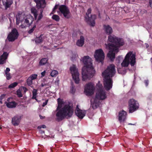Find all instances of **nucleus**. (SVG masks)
<instances>
[{"label": "nucleus", "mask_w": 152, "mask_h": 152, "mask_svg": "<svg viewBox=\"0 0 152 152\" xmlns=\"http://www.w3.org/2000/svg\"><path fill=\"white\" fill-rule=\"evenodd\" d=\"M80 110L79 108H78V105H77L76 106V111H77V110Z\"/></svg>", "instance_id": "nucleus-48"}, {"label": "nucleus", "mask_w": 152, "mask_h": 152, "mask_svg": "<svg viewBox=\"0 0 152 152\" xmlns=\"http://www.w3.org/2000/svg\"><path fill=\"white\" fill-rule=\"evenodd\" d=\"M58 6V5H56L54 8L53 9V10L52 12H53L52 13L53 14L55 12V10H56Z\"/></svg>", "instance_id": "nucleus-38"}, {"label": "nucleus", "mask_w": 152, "mask_h": 152, "mask_svg": "<svg viewBox=\"0 0 152 152\" xmlns=\"http://www.w3.org/2000/svg\"><path fill=\"white\" fill-rule=\"evenodd\" d=\"M129 125H134V124H133L131 123H129L128 124Z\"/></svg>", "instance_id": "nucleus-55"}, {"label": "nucleus", "mask_w": 152, "mask_h": 152, "mask_svg": "<svg viewBox=\"0 0 152 152\" xmlns=\"http://www.w3.org/2000/svg\"><path fill=\"white\" fill-rule=\"evenodd\" d=\"M32 80L31 78L28 77L27 80V84L29 86H31L32 84Z\"/></svg>", "instance_id": "nucleus-31"}, {"label": "nucleus", "mask_w": 152, "mask_h": 152, "mask_svg": "<svg viewBox=\"0 0 152 152\" xmlns=\"http://www.w3.org/2000/svg\"><path fill=\"white\" fill-rule=\"evenodd\" d=\"M91 107L95 109L98 107L100 104V102L99 99L95 98L93 99H92L91 100Z\"/></svg>", "instance_id": "nucleus-16"}, {"label": "nucleus", "mask_w": 152, "mask_h": 152, "mask_svg": "<svg viewBox=\"0 0 152 152\" xmlns=\"http://www.w3.org/2000/svg\"><path fill=\"white\" fill-rule=\"evenodd\" d=\"M17 93L18 94V91L17 92Z\"/></svg>", "instance_id": "nucleus-56"}, {"label": "nucleus", "mask_w": 152, "mask_h": 152, "mask_svg": "<svg viewBox=\"0 0 152 152\" xmlns=\"http://www.w3.org/2000/svg\"><path fill=\"white\" fill-rule=\"evenodd\" d=\"M145 83L146 86H148V80H145Z\"/></svg>", "instance_id": "nucleus-47"}, {"label": "nucleus", "mask_w": 152, "mask_h": 152, "mask_svg": "<svg viewBox=\"0 0 152 152\" xmlns=\"http://www.w3.org/2000/svg\"><path fill=\"white\" fill-rule=\"evenodd\" d=\"M36 26L34 25L33 27L32 28H33V29H34L36 28Z\"/></svg>", "instance_id": "nucleus-53"}, {"label": "nucleus", "mask_w": 152, "mask_h": 152, "mask_svg": "<svg viewBox=\"0 0 152 152\" xmlns=\"http://www.w3.org/2000/svg\"><path fill=\"white\" fill-rule=\"evenodd\" d=\"M94 89V85L91 83H89L86 84L85 87V92L87 95H91L93 94Z\"/></svg>", "instance_id": "nucleus-11"}, {"label": "nucleus", "mask_w": 152, "mask_h": 152, "mask_svg": "<svg viewBox=\"0 0 152 152\" xmlns=\"http://www.w3.org/2000/svg\"><path fill=\"white\" fill-rule=\"evenodd\" d=\"M6 96V94H3L1 95L0 97V99L1 100H2L3 99H4Z\"/></svg>", "instance_id": "nucleus-39"}, {"label": "nucleus", "mask_w": 152, "mask_h": 152, "mask_svg": "<svg viewBox=\"0 0 152 152\" xmlns=\"http://www.w3.org/2000/svg\"><path fill=\"white\" fill-rule=\"evenodd\" d=\"M40 132L41 134H42V133H44V131H42V130H40Z\"/></svg>", "instance_id": "nucleus-51"}, {"label": "nucleus", "mask_w": 152, "mask_h": 152, "mask_svg": "<svg viewBox=\"0 0 152 152\" xmlns=\"http://www.w3.org/2000/svg\"><path fill=\"white\" fill-rule=\"evenodd\" d=\"M96 87L97 89V91L95 98L99 99V100L105 99L107 98L106 94L103 88L102 84L98 83L96 85Z\"/></svg>", "instance_id": "nucleus-7"}, {"label": "nucleus", "mask_w": 152, "mask_h": 152, "mask_svg": "<svg viewBox=\"0 0 152 152\" xmlns=\"http://www.w3.org/2000/svg\"><path fill=\"white\" fill-rule=\"evenodd\" d=\"M107 44L105 43L107 49L110 50L107 54V56L111 61L115 58V54L118 51V48L124 44L123 39L116 37L114 35H110L108 37Z\"/></svg>", "instance_id": "nucleus-1"}, {"label": "nucleus", "mask_w": 152, "mask_h": 152, "mask_svg": "<svg viewBox=\"0 0 152 152\" xmlns=\"http://www.w3.org/2000/svg\"><path fill=\"white\" fill-rule=\"evenodd\" d=\"M8 53L6 52H4L0 57V64H3L5 63L6 59L7 58Z\"/></svg>", "instance_id": "nucleus-18"}, {"label": "nucleus", "mask_w": 152, "mask_h": 152, "mask_svg": "<svg viewBox=\"0 0 152 152\" xmlns=\"http://www.w3.org/2000/svg\"><path fill=\"white\" fill-rule=\"evenodd\" d=\"M31 13L33 14L34 18L36 19L38 15V11L34 8L33 7L31 9Z\"/></svg>", "instance_id": "nucleus-26"}, {"label": "nucleus", "mask_w": 152, "mask_h": 152, "mask_svg": "<svg viewBox=\"0 0 152 152\" xmlns=\"http://www.w3.org/2000/svg\"><path fill=\"white\" fill-rule=\"evenodd\" d=\"M10 71V69L9 68H7L6 70L5 71V74L7 73H9V72Z\"/></svg>", "instance_id": "nucleus-42"}, {"label": "nucleus", "mask_w": 152, "mask_h": 152, "mask_svg": "<svg viewBox=\"0 0 152 152\" xmlns=\"http://www.w3.org/2000/svg\"><path fill=\"white\" fill-rule=\"evenodd\" d=\"M58 72L56 70H53L50 73L51 76L53 77H55L58 74Z\"/></svg>", "instance_id": "nucleus-29"}, {"label": "nucleus", "mask_w": 152, "mask_h": 152, "mask_svg": "<svg viewBox=\"0 0 152 152\" xmlns=\"http://www.w3.org/2000/svg\"><path fill=\"white\" fill-rule=\"evenodd\" d=\"M22 96V95L21 94V92L20 91V97Z\"/></svg>", "instance_id": "nucleus-52"}, {"label": "nucleus", "mask_w": 152, "mask_h": 152, "mask_svg": "<svg viewBox=\"0 0 152 152\" xmlns=\"http://www.w3.org/2000/svg\"><path fill=\"white\" fill-rule=\"evenodd\" d=\"M34 1L36 4L37 7L39 10L42 9L43 10L46 5L45 0H34Z\"/></svg>", "instance_id": "nucleus-15"}, {"label": "nucleus", "mask_w": 152, "mask_h": 152, "mask_svg": "<svg viewBox=\"0 0 152 152\" xmlns=\"http://www.w3.org/2000/svg\"><path fill=\"white\" fill-rule=\"evenodd\" d=\"M20 90H21L22 91H23L24 93H25L27 90V89L24 87H21L20 88Z\"/></svg>", "instance_id": "nucleus-35"}, {"label": "nucleus", "mask_w": 152, "mask_h": 152, "mask_svg": "<svg viewBox=\"0 0 152 152\" xmlns=\"http://www.w3.org/2000/svg\"><path fill=\"white\" fill-rule=\"evenodd\" d=\"M41 128H46V126L45 125H42L41 126H39L38 127V129H40Z\"/></svg>", "instance_id": "nucleus-41"}, {"label": "nucleus", "mask_w": 152, "mask_h": 152, "mask_svg": "<svg viewBox=\"0 0 152 152\" xmlns=\"http://www.w3.org/2000/svg\"><path fill=\"white\" fill-rule=\"evenodd\" d=\"M84 38L83 36L80 37V39H78L76 43V45L78 46H82L84 43Z\"/></svg>", "instance_id": "nucleus-22"}, {"label": "nucleus", "mask_w": 152, "mask_h": 152, "mask_svg": "<svg viewBox=\"0 0 152 152\" xmlns=\"http://www.w3.org/2000/svg\"><path fill=\"white\" fill-rule=\"evenodd\" d=\"M61 108L56 114V119L58 121H60L63 119L71 117L73 113L72 107L69 104H62Z\"/></svg>", "instance_id": "nucleus-4"}, {"label": "nucleus", "mask_w": 152, "mask_h": 152, "mask_svg": "<svg viewBox=\"0 0 152 152\" xmlns=\"http://www.w3.org/2000/svg\"><path fill=\"white\" fill-rule=\"evenodd\" d=\"M59 9L65 18H69L70 17V12L66 7L64 5H61L59 7Z\"/></svg>", "instance_id": "nucleus-14"}, {"label": "nucleus", "mask_w": 152, "mask_h": 152, "mask_svg": "<svg viewBox=\"0 0 152 152\" xmlns=\"http://www.w3.org/2000/svg\"><path fill=\"white\" fill-rule=\"evenodd\" d=\"M121 57H118V58H116V60H118V61H119V59H118L120 58H121Z\"/></svg>", "instance_id": "nucleus-54"}, {"label": "nucleus", "mask_w": 152, "mask_h": 152, "mask_svg": "<svg viewBox=\"0 0 152 152\" xmlns=\"http://www.w3.org/2000/svg\"><path fill=\"white\" fill-rule=\"evenodd\" d=\"M6 75V77H7V80H9L11 78V76L10 75L9 73H6L5 74Z\"/></svg>", "instance_id": "nucleus-37"}, {"label": "nucleus", "mask_w": 152, "mask_h": 152, "mask_svg": "<svg viewBox=\"0 0 152 152\" xmlns=\"http://www.w3.org/2000/svg\"><path fill=\"white\" fill-rule=\"evenodd\" d=\"M2 2L3 5L5 6L6 8L9 7L12 3V0H3Z\"/></svg>", "instance_id": "nucleus-23"}, {"label": "nucleus", "mask_w": 152, "mask_h": 152, "mask_svg": "<svg viewBox=\"0 0 152 152\" xmlns=\"http://www.w3.org/2000/svg\"><path fill=\"white\" fill-rule=\"evenodd\" d=\"M126 115V113L123 110L119 112L118 120L120 123L124 121L125 120Z\"/></svg>", "instance_id": "nucleus-17"}, {"label": "nucleus", "mask_w": 152, "mask_h": 152, "mask_svg": "<svg viewBox=\"0 0 152 152\" xmlns=\"http://www.w3.org/2000/svg\"><path fill=\"white\" fill-rule=\"evenodd\" d=\"M42 35L41 34L39 37L35 38V40L36 44H38L42 42L43 39L42 37Z\"/></svg>", "instance_id": "nucleus-25"}, {"label": "nucleus", "mask_w": 152, "mask_h": 152, "mask_svg": "<svg viewBox=\"0 0 152 152\" xmlns=\"http://www.w3.org/2000/svg\"><path fill=\"white\" fill-rule=\"evenodd\" d=\"M76 115L80 118L82 119L85 115V113L81 110L75 111Z\"/></svg>", "instance_id": "nucleus-20"}, {"label": "nucleus", "mask_w": 152, "mask_h": 152, "mask_svg": "<svg viewBox=\"0 0 152 152\" xmlns=\"http://www.w3.org/2000/svg\"><path fill=\"white\" fill-rule=\"evenodd\" d=\"M135 62V54H133L132 51H130L126 55L125 59L121 63V65L124 67H126L130 64L131 66H133Z\"/></svg>", "instance_id": "nucleus-5"}, {"label": "nucleus", "mask_w": 152, "mask_h": 152, "mask_svg": "<svg viewBox=\"0 0 152 152\" xmlns=\"http://www.w3.org/2000/svg\"><path fill=\"white\" fill-rule=\"evenodd\" d=\"M18 15H17L16 17V24L18 25L19 23V20L18 19Z\"/></svg>", "instance_id": "nucleus-40"}, {"label": "nucleus", "mask_w": 152, "mask_h": 152, "mask_svg": "<svg viewBox=\"0 0 152 152\" xmlns=\"http://www.w3.org/2000/svg\"><path fill=\"white\" fill-rule=\"evenodd\" d=\"M96 60L99 62H102L104 58V54L102 50L99 49L96 50L94 55Z\"/></svg>", "instance_id": "nucleus-10"}, {"label": "nucleus", "mask_w": 152, "mask_h": 152, "mask_svg": "<svg viewBox=\"0 0 152 152\" xmlns=\"http://www.w3.org/2000/svg\"><path fill=\"white\" fill-rule=\"evenodd\" d=\"M45 71H44L43 72H41V74L42 75V77L44 76L45 75Z\"/></svg>", "instance_id": "nucleus-43"}, {"label": "nucleus", "mask_w": 152, "mask_h": 152, "mask_svg": "<svg viewBox=\"0 0 152 152\" xmlns=\"http://www.w3.org/2000/svg\"><path fill=\"white\" fill-rule=\"evenodd\" d=\"M82 61L85 65L82 69V77L83 80L85 81L92 77L95 71L92 66V60L88 56H84Z\"/></svg>", "instance_id": "nucleus-3"}, {"label": "nucleus", "mask_w": 152, "mask_h": 152, "mask_svg": "<svg viewBox=\"0 0 152 152\" xmlns=\"http://www.w3.org/2000/svg\"><path fill=\"white\" fill-rule=\"evenodd\" d=\"M70 69L72 78L75 83L77 84H78L80 80L77 69L75 65H73L70 67Z\"/></svg>", "instance_id": "nucleus-8"}, {"label": "nucleus", "mask_w": 152, "mask_h": 152, "mask_svg": "<svg viewBox=\"0 0 152 152\" xmlns=\"http://www.w3.org/2000/svg\"><path fill=\"white\" fill-rule=\"evenodd\" d=\"M37 90L34 89L32 91L33 96L32 97V99H36V95L37 94Z\"/></svg>", "instance_id": "nucleus-28"}, {"label": "nucleus", "mask_w": 152, "mask_h": 152, "mask_svg": "<svg viewBox=\"0 0 152 152\" xmlns=\"http://www.w3.org/2000/svg\"><path fill=\"white\" fill-rule=\"evenodd\" d=\"M91 10L90 8L88 9L87 12L86 13V16L85 17L86 22L90 25L94 26L95 24V20L96 19V16L95 15H91L89 17V15L91 13Z\"/></svg>", "instance_id": "nucleus-9"}, {"label": "nucleus", "mask_w": 152, "mask_h": 152, "mask_svg": "<svg viewBox=\"0 0 152 152\" xmlns=\"http://www.w3.org/2000/svg\"><path fill=\"white\" fill-rule=\"evenodd\" d=\"M129 112L132 113L137 109L139 104L137 102L133 99H130L129 101Z\"/></svg>", "instance_id": "nucleus-12"}, {"label": "nucleus", "mask_w": 152, "mask_h": 152, "mask_svg": "<svg viewBox=\"0 0 152 152\" xmlns=\"http://www.w3.org/2000/svg\"><path fill=\"white\" fill-rule=\"evenodd\" d=\"M6 104L7 106L10 108L15 107L17 105V103L14 102H6Z\"/></svg>", "instance_id": "nucleus-24"}, {"label": "nucleus", "mask_w": 152, "mask_h": 152, "mask_svg": "<svg viewBox=\"0 0 152 152\" xmlns=\"http://www.w3.org/2000/svg\"><path fill=\"white\" fill-rule=\"evenodd\" d=\"M104 29L106 34L110 35L113 32L112 28L109 25H104Z\"/></svg>", "instance_id": "nucleus-19"}, {"label": "nucleus", "mask_w": 152, "mask_h": 152, "mask_svg": "<svg viewBox=\"0 0 152 152\" xmlns=\"http://www.w3.org/2000/svg\"><path fill=\"white\" fill-rule=\"evenodd\" d=\"M58 107L57 109V110H58V109L60 108V105L62 104L61 102L60 101V100H61V99H60V98H58Z\"/></svg>", "instance_id": "nucleus-36"}, {"label": "nucleus", "mask_w": 152, "mask_h": 152, "mask_svg": "<svg viewBox=\"0 0 152 152\" xmlns=\"http://www.w3.org/2000/svg\"><path fill=\"white\" fill-rule=\"evenodd\" d=\"M18 36L17 30L15 28H14L8 35L7 39L10 42H13L18 38Z\"/></svg>", "instance_id": "nucleus-13"}, {"label": "nucleus", "mask_w": 152, "mask_h": 152, "mask_svg": "<svg viewBox=\"0 0 152 152\" xmlns=\"http://www.w3.org/2000/svg\"><path fill=\"white\" fill-rule=\"evenodd\" d=\"M47 102H48V101L47 100V101H46L45 102H43V104H42V106L43 107H44V106H45V105H46L47 103Z\"/></svg>", "instance_id": "nucleus-45"}, {"label": "nucleus", "mask_w": 152, "mask_h": 152, "mask_svg": "<svg viewBox=\"0 0 152 152\" xmlns=\"http://www.w3.org/2000/svg\"><path fill=\"white\" fill-rule=\"evenodd\" d=\"M48 60L46 58H42L39 62V64L40 65H43L45 64L47 62Z\"/></svg>", "instance_id": "nucleus-27"}, {"label": "nucleus", "mask_w": 152, "mask_h": 152, "mask_svg": "<svg viewBox=\"0 0 152 152\" xmlns=\"http://www.w3.org/2000/svg\"><path fill=\"white\" fill-rule=\"evenodd\" d=\"M145 47H146L147 48H148V47L149 45H148L147 43H145Z\"/></svg>", "instance_id": "nucleus-49"}, {"label": "nucleus", "mask_w": 152, "mask_h": 152, "mask_svg": "<svg viewBox=\"0 0 152 152\" xmlns=\"http://www.w3.org/2000/svg\"><path fill=\"white\" fill-rule=\"evenodd\" d=\"M18 84V83L16 82H14L10 85L9 86L8 88H13L15 87Z\"/></svg>", "instance_id": "nucleus-32"}, {"label": "nucleus", "mask_w": 152, "mask_h": 152, "mask_svg": "<svg viewBox=\"0 0 152 152\" xmlns=\"http://www.w3.org/2000/svg\"><path fill=\"white\" fill-rule=\"evenodd\" d=\"M52 18L53 20H55L57 21H59L60 20L59 16L58 15H53L52 17Z\"/></svg>", "instance_id": "nucleus-30"}, {"label": "nucleus", "mask_w": 152, "mask_h": 152, "mask_svg": "<svg viewBox=\"0 0 152 152\" xmlns=\"http://www.w3.org/2000/svg\"><path fill=\"white\" fill-rule=\"evenodd\" d=\"M40 11V13L38 16V19L37 20V21H39L43 17V15L42 13L43 12V10H42V9L39 10Z\"/></svg>", "instance_id": "nucleus-33"}, {"label": "nucleus", "mask_w": 152, "mask_h": 152, "mask_svg": "<svg viewBox=\"0 0 152 152\" xmlns=\"http://www.w3.org/2000/svg\"><path fill=\"white\" fill-rule=\"evenodd\" d=\"M48 85L46 84H45V83H44V84H43V83H42L41 84V86L42 87H44V86H47Z\"/></svg>", "instance_id": "nucleus-46"}, {"label": "nucleus", "mask_w": 152, "mask_h": 152, "mask_svg": "<svg viewBox=\"0 0 152 152\" xmlns=\"http://www.w3.org/2000/svg\"><path fill=\"white\" fill-rule=\"evenodd\" d=\"M37 76V75L36 74H32L29 77L31 78L32 80H33L36 79Z\"/></svg>", "instance_id": "nucleus-34"}, {"label": "nucleus", "mask_w": 152, "mask_h": 152, "mask_svg": "<svg viewBox=\"0 0 152 152\" xmlns=\"http://www.w3.org/2000/svg\"><path fill=\"white\" fill-rule=\"evenodd\" d=\"M12 123L14 126H17L19 123V118L18 116H15L12 119Z\"/></svg>", "instance_id": "nucleus-21"}, {"label": "nucleus", "mask_w": 152, "mask_h": 152, "mask_svg": "<svg viewBox=\"0 0 152 152\" xmlns=\"http://www.w3.org/2000/svg\"><path fill=\"white\" fill-rule=\"evenodd\" d=\"M34 29H33V28H31L30 30L28 31V33L29 34H31V33H32L34 31Z\"/></svg>", "instance_id": "nucleus-44"}, {"label": "nucleus", "mask_w": 152, "mask_h": 152, "mask_svg": "<svg viewBox=\"0 0 152 152\" xmlns=\"http://www.w3.org/2000/svg\"><path fill=\"white\" fill-rule=\"evenodd\" d=\"M115 73V66L113 64H111L108 66L106 69L102 72L104 86L106 90H109L112 88V77L114 76Z\"/></svg>", "instance_id": "nucleus-2"}, {"label": "nucleus", "mask_w": 152, "mask_h": 152, "mask_svg": "<svg viewBox=\"0 0 152 152\" xmlns=\"http://www.w3.org/2000/svg\"><path fill=\"white\" fill-rule=\"evenodd\" d=\"M39 117L41 119H43L44 118H45V117H42V116H41V115H39Z\"/></svg>", "instance_id": "nucleus-50"}, {"label": "nucleus", "mask_w": 152, "mask_h": 152, "mask_svg": "<svg viewBox=\"0 0 152 152\" xmlns=\"http://www.w3.org/2000/svg\"><path fill=\"white\" fill-rule=\"evenodd\" d=\"M21 20V24L20 26L22 28H25L27 26H29L32 23L34 18L31 15H21L20 19Z\"/></svg>", "instance_id": "nucleus-6"}]
</instances>
